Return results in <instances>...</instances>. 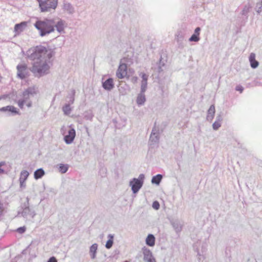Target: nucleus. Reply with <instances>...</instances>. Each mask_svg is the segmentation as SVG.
<instances>
[{"label": "nucleus", "mask_w": 262, "mask_h": 262, "mask_svg": "<svg viewBox=\"0 0 262 262\" xmlns=\"http://www.w3.org/2000/svg\"><path fill=\"white\" fill-rule=\"evenodd\" d=\"M135 78L136 79V80H137V77H135Z\"/></svg>", "instance_id": "nucleus-53"}, {"label": "nucleus", "mask_w": 262, "mask_h": 262, "mask_svg": "<svg viewBox=\"0 0 262 262\" xmlns=\"http://www.w3.org/2000/svg\"><path fill=\"white\" fill-rule=\"evenodd\" d=\"M260 1L262 2V0H260Z\"/></svg>", "instance_id": "nucleus-56"}, {"label": "nucleus", "mask_w": 262, "mask_h": 262, "mask_svg": "<svg viewBox=\"0 0 262 262\" xmlns=\"http://www.w3.org/2000/svg\"><path fill=\"white\" fill-rule=\"evenodd\" d=\"M200 31H201V28L198 27L195 29L194 34L200 36Z\"/></svg>", "instance_id": "nucleus-43"}, {"label": "nucleus", "mask_w": 262, "mask_h": 262, "mask_svg": "<svg viewBox=\"0 0 262 262\" xmlns=\"http://www.w3.org/2000/svg\"><path fill=\"white\" fill-rule=\"evenodd\" d=\"M235 89L236 91L239 92L240 93H243L244 91L243 86L240 84L236 85Z\"/></svg>", "instance_id": "nucleus-41"}, {"label": "nucleus", "mask_w": 262, "mask_h": 262, "mask_svg": "<svg viewBox=\"0 0 262 262\" xmlns=\"http://www.w3.org/2000/svg\"><path fill=\"white\" fill-rule=\"evenodd\" d=\"M6 163L5 161L0 162V174H3L5 173V170L2 168V166L5 165Z\"/></svg>", "instance_id": "nucleus-42"}, {"label": "nucleus", "mask_w": 262, "mask_h": 262, "mask_svg": "<svg viewBox=\"0 0 262 262\" xmlns=\"http://www.w3.org/2000/svg\"><path fill=\"white\" fill-rule=\"evenodd\" d=\"M0 112L7 113L8 115H15L19 114V111L16 107L12 105H8L0 108Z\"/></svg>", "instance_id": "nucleus-13"}, {"label": "nucleus", "mask_w": 262, "mask_h": 262, "mask_svg": "<svg viewBox=\"0 0 262 262\" xmlns=\"http://www.w3.org/2000/svg\"><path fill=\"white\" fill-rule=\"evenodd\" d=\"M21 208L23 211L21 212L24 217L27 218L28 216L33 218L36 215V213L33 206L29 205V198L27 197L26 201L22 204Z\"/></svg>", "instance_id": "nucleus-5"}, {"label": "nucleus", "mask_w": 262, "mask_h": 262, "mask_svg": "<svg viewBox=\"0 0 262 262\" xmlns=\"http://www.w3.org/2000/svg\"><path fill=\"white\" fill-rule=\"evenodd\" d=\"M45 174L44 170L42 168L36 169L34 172V178L35 180L41 179Z\"/></svg>", "instance_id": "nucleus-24"}, {"label": "nucleus", "mask_w": 262, "mask_h": 262, "mask_svg": "<svg viewBox=\"0 0 262 262\" xmlns=\"http://www.w3.org/2000/svg\"><path fill=\"white\" fill-rule=\"evenodd\" d=\"M36 94V92L34 87H29L24 91L22 99L27 103L29 101L30 97H33Z\"/></svg>", "instance_id": "nucleus-10"}, {"label": "nucleus", "mask_w": 262, "mask_h": 262, "mask_svg": "<svg viewBox=\"0 0 262 262\" xmlns=\"http://www.w3.org/2000/svg\"><path fill=\"white\" fill-rule=\"evenodd\" d=\"M127 65L125 63H120L116 71V76L119 79H123L127 74Z\"/></svg>", "instance_id": "nucleus-9"}, {"label": "nucleus", "mask_w": 262, "mask_h": 262, "mask_svg": "<svg viewBox=\"0 0 262 262\" xmlns=\"http://www.w3.org/2000/svg\"><path fill=\"white\" fill-rule=\"evenodd\" d=\"M75 137V129L70 125L68 131V134L64 136V141L66 144H70L73 142Z\"/></svg>", "instance_id": "nucleus-8"}, {"label": "nucleus", "mask_w": 262, "mask_h": 262, "mask_svg": "<svg viewBox=\"0 0 262 262\" xmlns=\"http://www.w3.org/2000/svg\"><path fill=\"white\" fill-rule=\"evenodd\" d=\"M41 12H52L57 8L58 0H36Z\"/></svg>", "instance_id": "nucleus-4"}, {"label": "nucleus", "mask_w": 262, "mask_h": 262, "mask_svg": "<svg viewBox=\"0 0 262 262\" xmlns=\"http://www.w3.org/2000/svg\"><path fill=\"white\" fill-rule=\"evenodd\" d=\"M70 105L69 103H67L63 106L62 109L64 115H69L71 113L72 108L70 107Z\"/></svg>", "instance_id": "nucleus-29"}, {"label": "nucleus", "mask_w": 262, "mask_h": 262, "mask_svg": "<svg viewBox=\"0 0 262 262\" xmlns=\"http://www.w3.org/2000/svg\"><path fill=\"white\" fill-rule=\"evenodd\" d=\"M162 67L161 66H159L158 65V72L159 73H160L161 72H162L163 71V69H162Z\"/></svg>", "instance_id": "nucleus-48"}, {"label": "nucleus", "mask_w": 262, "mask_h": 262, "mask_svg": "<svg viewBox=\"0 0 262 262\" xmlns=\"http://www.w3.org/2000/svg\"><path fill=\"white\" fill-rule=\"evenodd\" d=\"M144 174L141 173L139 175L138 178H133L129 182V186L131 187L133 192L137 193L141 188L143 185Z\"/></svg>", "instance_id": "nucleus-6"}, {"label": "nucleus", "mask_w": 262, "mask_h": 262, "mask_svg": "<svg viewBox=\"0 0 262 262\" xmlns=\"http://www.w3.org/2000/svg\"><path fill=\"white\" fill-rule=\"evenodd\" d=\"M255 11L258 14H259L262 11V2L259 1L257 2L255 8Z\"/></svg>", "instance_id": "nucleus-32"}, {"label": "nucleus", "mask_w": 262, "mask_h": 262, "mask_svg": "<svg viewBox=\"0 0 262 262\" xmlns=\"http://www.w3.org/2000/svg\"><path fill=\"white\" fill-rule=\"evenodd\" d=\"M25 250H24V251H23L22 253H23V254H24V253H25Z\"/></svg>", "instance_id": "nucleus-51"}, {"label": "nucleus", "mask_w": 262, "mask_h": 262, "mask_svg": "<svg viewBox=\"0 0 262 262\" xmlns=\"http://www.w3.org/2000/svg\"><path fill=\"white\" fill-rule=\"evenodd\" d=\"M215 106L213 104L211 105L207 111V120L208 121H212L215 114Z\"/></svg>", "instance_id": "nucleus-21"}, {"label": "nucleus", "mask_w": 262, "mask_h": 262, "mask_svg": "<svg viewBox=\"0 0 262 262\" xmlns=\"http://www.w3.org/2000/svg\"><path fill=\"white\" fill-rule=\"evenodd\" d=\"M162 178L163 176L161 174H158L154 176L151 179V183L159 185L162 181Z\"/></svg>", "instance_id": "nucleus-26"}, {"label": "nucleus", "mask_w": 262, "mask_h": 262, "mask_svg": "<svg viewBox=\"0 0 262 262\" xmlns=\"http://www.w3.org/2000/svg\"><path fill=\"white\" fill-rule=\"evenodd\" d=\"M123 262H128V261H127V260H125V261H123Z\"/></svg>", "instance_id": "nucleus-54"}, {"label": "nucleus", "mask_w": 262, "mask_h": 262, "mask_svg": "<svg viewBox=\"0 0 262 262\" xmlns=\"http://www.w3.org/2000/svg\"><path fill=\"white\" fill-rule=\"evenodd\" d=\"M146 89H142L141 88L140 93L138 95L137 98V103L138 105H142L144 104L146 101L145 95L144 93Z\"/></svg>", "instance_id": "nucleus-15"}, {"label": "nucleus", "mask_w": 262, "mask_h": 262, "mask_svg": "<svg viewBox=\"0 0 262 262\" xmlns=\"http://www.w3.org/2000/svg\"><path fill=\"white\" fill-rule=\"evenodd\" d=\"M200 36L198 35H196L195 34H193L191 37L189 38V41H194V42H198L200 40Z\"/></svg>", "instance_id": "nucleus-33"}, {"label": "nucleus", "mask_w": 262, "mask_h": 262, "mask_svg": "<svg viewBox=\"0 0 262 262\" xmlns=\"http://www.w3.org/2000/svg\"><path fill=\"white\" fill-rule=\"evenodd\" d=\"M146 244L149 246L152 247L155 245V237L152 234H149L145 240Z\"/></svg>", "instance_id": "nucleus-23"}, {"label": "nucleus", "mask_w": 262, "mask_h": 262, "mask_svg": "<svg viewBox=\"0 0 262 262\" xmlns=\"http://www.w3.org/2000/svg\"><path fill=\"white\" fill-rule=\"evenodd\" d=\"M26 103V105L28 107H30L32 106V102L31 101H28Z\"/></svg>", "instance_id": "nucleus-49"}, {"label": "nucleus", "mask_w": 262, "mask_h": 262, "mask_svg": "<svg viewBox=\"0 0 262 262\" xmlns=\"http://www.w3.org/2000/svg\"><path fill=\"white\" fill-rule=\"evenodd\" d=\"M139 76L141 77L142 79L141 83V88L143 90L147 89L148 75L144 73H141L139 74Z\"/></svg>", "instance_id": "nucleus-19"}, {"label": "nucleus", "mask_w": 262, "mask_h": 262, "mask_svg": "<svg viewBox=\"0 0 262 262\" xmlns=\"http://www.w3.org/2000/svg\"><path fill=\"white\" fill-rule=\"evenodd\" d=\"M107 238L108 240L106 242L105 247L106 249H110L112 247L114 244V235L109 234L107 236Z\"/></svg>", "instance_id": "nucleus-25"}, {"label": "nucleus", "mask_w": 262, "mask_h": 262, "mask_svg": "<svg viewBox=\"0 0 262 262\" xmlns=\"http://www.w3.org/2000/svg\"><path fill=\"white\" fill-rule=\"evenodd\" d=\"M26 230V228L25 226L20 227L16 229V231L19 233H24Z\"/></svg>", "instance_id": "nucleus-39"}, {"label": "nucleus", "mask_w": 262, "mask_h": 262, "mask_svg": "<svg viewBox=\"0 0 262 262\" xmlns=\"http://www.w3.org/2000/svg\"><path fill=\"white\" fill-rule=\"evenodd\" d=\"M47 262H57V260L54 256H52L49 258Z\"/></svg>", "instance_id": "nucleus-45"}, {"label": "nucleus", "mask_w": 262, "mask_h": 262, "mask_svg": "<svg viewBox=\"0 0 262 262\" xmlns=\"http://www.w3.org/2000/svg\"><path fill=\"white\" fill-rule=\"evenodd\" d=\"M20 213V211H18V214H19Z\"/></svg>", "instance_id": "nucleus-52"}, {"label": "nucleus", "mask_w": 262, "mask_h": 262, "mask_svg": "<svg viewBox=\"0 0 262 262\" xmlns=\"http://www.w3.org/2000/svg\"><path fill=\"white\" fill-rule=\"evenodd\" d=\"M250 8H251V7L249 5H245L241 12L242 15L246 16L247 18L248 14L250 11Z\"/></svg>", "instance_id": "nucleus-31"}, {"label": "nucleus", "mask_w": 262, "mask_h": 262, "mask_svg": "<svg viewBox=\"0 0 262 262\" xmlns=\"http://www.w3.org/2000/svg\"><path fill=\"white\" fill-rule=\"evenodd\" d=\"M155 125H156V123H155V126L152 129V132L151 133V135H159L160 134L159 129L157 128L156 127Z\"/></svg>", "instance_id": "nucleus-37"}, {"label": "nucleus", "mask_w": 262, "mask_h": 262, "mask_svg": "<svg viewBox=\"0 0 262 262\" xmlns=\"http://www.w3.org/2000/svg\"><path fill=\"white\" fill-rule=\"evenodd\" d=\"M98 245L96 243L93 244L90 248V254L92 259H95L96 256Z\"/></svg>", "instance_id": "nucleus-22"}, {"label": "nucleus", "mask_w": 262, "mask_h": 262, "mask_svg": "<svg viewBox=\"0 0 262 262\" xmlns=\"http://www.w3.org/2000/svg\"><path fill=\"white\" fill-rule=\"evenodd\" d=\"M75 90H72L68 94L66 100L67 103H69L70 104H72L74 103L75 101Z\"/></svg>", "instance_id": "nucleus-20"}, {"label": "nucleus", "mask_w": 262, "mask_h": 262, "mask_svg": "<svg viewBox=\"0 0 262 262\" xmlns=\"http://www.w3.org/2000/svg\"><path fill=\"white\" fill-rule=\"evenodd\" d=\"M1 99H2V97L0 96V100H1Z\"/></svg>", "instance_id": "nucleus-55"}, {"label": "nucleus", "mask_w": 262, "mask_h": 262, "mask_svg": "<svg viewBox=\"0 0 262 262\" xmlns=\"http://www.w3.org/2000/svg\"><path fill=\"white\" fill-rule=\"evenodd\" d=\"M102 87L106 91H111L115 87L113 78H108L104 81L102 82Z\"/></svg>", "instance_id": "nucleus-14"}, {"label": "nucleus", "mask_w": 262, "mask_h": 262, "mask_svg": "<svg viewBox=\"0 0 262 262\" xmlns=\"http://www.w3.org/2000/svg\"><path fill=\"white\" fill-rule=\"evenodd\" d=\"M29 176V173L28 171L23 170L20 172L19 180H21L23 181L26 182Z\"/></svg>", "instance_id": "nucleus-30"}, {"label": "nucleus", "mask_w": 262, "mask_h": 262, "mask_svg": "<svg viewBox=\"0 0 262 262\" xmlns=\"http://www.w3.org/2000/svg\"><path fill=\"white\" fill-rule=\"evenodd\" d=\"M170 223L177 233L181 231L182 225L179 220L172 219L170 221Z\"/></svg>", "instance_id": "nucleus-18"}, {"label": "nucleus", "mask_w": 262, "mask_h": 262, "mask_svg": "<svg viewBox=\"0 0 262 262\" xmlns=\"http://www.w3.org/2000/svg\"><path fill=\"white\" fill-rule=\"evenodd\" d=\"M152 207L156 210L159 209L160 204H159V202L157 201H154L152 204Z\"/></svg>", "instance_id": "nucleus-35"}, {"label": "nucleus", "mask_w": 262, "mask_h": 262, "mask_svg": "<svg viewBox=\"0 0 262 262\" xmlns=\"http://www.w3.org/2000/svg\"><path fill=\"white\" fill-rule=\"evenodd\" d=\"M55 52L52 50H48L45 47L37 46L34 49H31L27 51L28 58L31 60H35L36 58H41L43 60L49 61L55 55Z\"/></svg>", "instance_id": "nucleus-1"}, {"label": "nucleus", "mask_w": 262, "mask_h": 262, "mask_svg": "<svg viewBox=\"0 0 262 262\" xmlns=\"http://www.w3.org/2000/svg\"><path fill=\"white\" fill-rule=\"evenodd\" d=\"M16 69L17 76L19 79H24L28 76L27 66L25 63L18 64Z\"/></svg>", "instance_id": "nucleus-7"}, {"label": "nucleus", "mask_w": 262, "mask_h": 262, "mask_svg": "<svg viewBox=\"0 0 262 262\" xmlns=\"http://www.w3.org/2000/svg\"><path fill=\"white\" fill-rule=\"evenodd\" d=\"M19 181L20 183V187L21 188H25L26 187L25 182L21 180H19Z\"/></svg>", "instance_id": "nucleus-47"}, {"label": "nucleus", "mask_w": 262, "mask_h": 262, "mask_svg": "<svg viewBox=\"0 0 262 262\" xmlns=\"http://www.w3.org/2000/svg\"><path fill=\"white\" fill-rule=\"evenodd\" d=\"M58 167V170L61 173H64L67 172L69 169V165L65 164H59L57 165Z\"/></svg>", "instance_id": "nucleus-28"}, {"label": "nucleus", "mask_w": 262, "mask_h": 262, "mask_svg": "<svg viewBox=\"0 0 262 262\" xmlns=\"http://www.w3.org/2000/svg\"><path fill=\"white\" fill-rule=\"evenodd\" d=\"M221 126V123L219 122L215 121L212 124V127L214 130H217Z\"/></svg>", "instance_id": "nucleus-36"}, {"label": "nucleus", "mask_w": 262, "mask_h": 262, "mask_svg": "<svg viewBox=\"0 0 262 262\" xmlns=\"http://www.w3.org/2000/svg\"><path fill=\"white\" fill-rule=\"evenodd\" d=\"M31 71L36 75L41 76L47 73L49 69V66L47 64L46 60L41 58H36L33 60Z\"/></svg>", "instance_id": "nucleus-3"}, {"label": "nucleus", "mask_w": 262, "mask_h": 262, "mask_svg": "<svg viewBox=\"0 0 262 262\" xmlns=\"http://www.w3.org/2000/svg\"><path fill=\"white\" fill-rule=\"evenodd\" d=\"M249 60L250 62V66L252 69H256L259 66V62L255 59V54L251 53L249 57Z\"/></svg>", "instance_id": "nucleus-16"}, {"label": "nucleus", "mask_w": 262, "mask_h": 262, "mask_svg": "<svg viewBox=\"0 0 262 262\" xmlns=\"http://www.w3.org/2000/svg\"><path fill=\"white\" fill-rule=\"evenodd\" d=\"M53 28L59 32L61 33L63 31L64 28L65 21L59 18H52Z\"/></svg>", "instance_id": "nucleus-11"}, {"label": "nucleus", "mask_w": 262, "mask_h": 262, "mask_svg": "<svg viewBox=\"0 0 262 262\" xmlns=\"http://www.w3.org/2000/svg\"><path fill=\"white\" fill-rule=\"evenodd\" d=\"M223 120L222 116L221 114L217 115V116L216 117V120L215 121L219 122L220 123Z\"/></svg>", "instance_id": "nucleus-44"}, {"label": "nucleus", "mask_w": 262, "mask_h": 262, "mask_svg": "<svg viewBox=\"0 0 262 262\" xmlns=\"http://www.w3.org/2000/svg\"><path fill=\"white\" fill-rule=\"evenodd\" d=\"M144 255V260L147 262H156V259L154 257L151 251L147 248L144 247L142 248Z\"/></svg>", "instance_id": "nucleus-12"}, {"label": "nucleus", "mask_w": 262, "mask_h": 262, "mask_svg": "<svg viewBox=\"0 0 262 262\" xmlns=\"http://www.w3.org/2000/svg\"><path fill=\"white\" fill-rule=\"evenodd\" d=\"M159 66H161L162 67H164L165 66V62L162 60V56H161V58L159 60Z\"/></svg>", "instance_id": "nucleus-46"}, {"label": "nucleus", "mask_w": 262, "mask_h": 262, "mask_svg": "<svg viewBox=\"0 0 262 262\" xmlns=\"http://www.w3.org/2000/svg\"><path fill=\"white\" fill-rule=\"evenodd\" d=\"M149 140L151 142H154L155 143L158 142L159 140V137L158 135H150Z\"/></svg>", "instance_id": "nucleus-34"}, {"label": "nucleus", "mask_w": 262, "mask_h": 262, "mask_svg": "<svg viewBox=\"0 0 262 262\" xmlns=\"http://www.w3.org/2000/svg\"><path fill=\"white\" fill-rule=\"evenodd\" d=\"M63 8L70 14H73L74 12V7L69 3H64Z\"/></svg>", "instance_id": "nucleus-27"}, {"label": "nucleus", "mask_w": 262, "mask_h": 262, "mask_svg": "<svg viewBox=\"0 0 262 262\" xmlns=\"http://www.w3.org/2000/svg\"><path fill=\"white\" fill-rule=\"evenodd\" d=\"M93 117V115L91 113H86L84 115V118L86 120H91Z\"/></svg>", "instance_id": "nucleus-38"}, {"label": "nucleus", "mask_w": 262, "mask_h": 262, "mask_svg": "<svg viewBox=\"0 0 262 262\" xmlns=\"http://www.w3.org/2000/svg\"><path fill=\"white\" fill-rule=\"evenodd\" d=\"M26 103L22 99H19L17 102L18 106L21 109L24 107V104Z\"/></svg>", "instance_id": "nucleus-40"}, {"label": "nucleus", "mask_w": 262, "mask_h": 262, "mask_svg": "<svg viewBox=\"0 0 262 262\" xmlns=\"http://www.w3.org/2000/svg\"><path fill=\"white\" fill-rule=\"evenodd\" d=\"M53 25L52 18H44L37 19L34 26L39 31L40 36L42 37L54 32L55 29Z\"/></svg>", "instance_id": "nucleus-2"}, {"label": "nucleus", "mask_w": 262, "mask_h": 262, "mask_svg": "<svg viewBox=\"0 0 262 262\" xmlns=\"http://www.w3.org/2000/svg\"><path fill=\"white\" fill-rule=\"evenodd\" d=\"M206 245H205V246H202V248H204V249H206Z\"/></svg>", "instance_id": "nucleus-50"}, {"label": "nucleus", "mask_w": 262, "mask_h": 262, "mask_svg": "<svg viewBox=\"0 0 262 262\" xmlns=\"http://www.w3.org/2000/svg\"><path fill=\"white\" fill-rule=\"evenodd\" d=\"M27 22L25 21H21L20 23L16 24L14 26V31L17 33L21 32L27 27Z\"/></svg>", "instance_id": "nucleus-17"}]
</instances>
